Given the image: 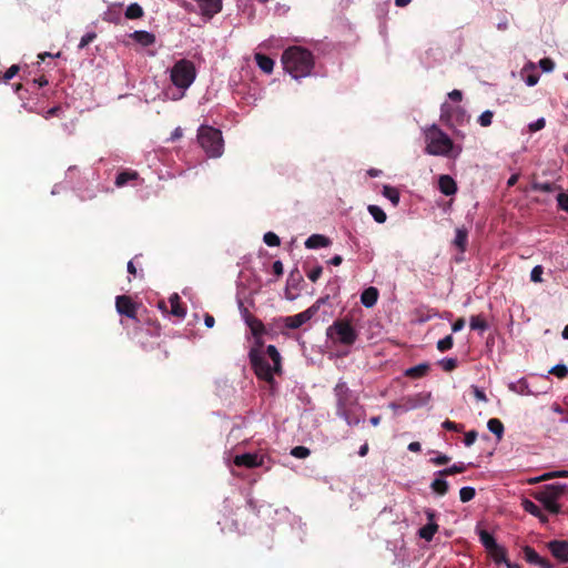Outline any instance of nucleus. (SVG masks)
Listing matches in <instances>:
<instances>
[{"label": "nucleus", "instance_id": "9", "mask_svg": "<svg viewBox=\"0 0 568 568\" xmlns=\"http://www.w3.org/2000/svg\"><path fill=\"white\" fill-rule=\"evenodd\" d=\"M318 304H314L298 314L286 316L284 318V325L287 328L296 329L307 323L318 312Z\"/></svg>", "mask_w": 568, "mask_h": 568}, {"label": "nucleus", "instance_id": "47", "mask_svg": "<svg viewBox=\"0 0 568 568\" xmlns=\"http://www.w3.org/2000/svg\"><path fill=\"white\" fill-rule=\"evenodd\" d=\"M450 462V457L445 454H438L436 457L430 458V463L436 466L447 465Z\"/></svg>", "mask_w": 568, "mask_h": 568}, {"label": "nucleus", "instance_id": "17", "mask_svg": "<svg viewBox=\"0 0 568 568\" xmlns=\"http://www.w3.org/2000/svg\"><path fill=\"white\" fill-rule=\"evenodd\" d=\"M304 244L308 250H316L329 246L331 240L323 234H313L306 239Z\"/></svg>", "mask_w": 568, "mask_h": 568}, {"label": "nucleus", "instance_id": "38", "mask_svg": "<svg viewBox=\"0 0 568 568\" xmlns=\"http://www.w3.org/2000/svg\"><path fill=\"white\" fill-rule=\"evenodd\" d=\"M440 367L446 371L450 372L457 366V359L454 357H444L439 361Z\"/></svg>", "mask_w": 568, "mask_h": 568}, {"label": "nucleus", "instance_id": "30", "mask_svg": "<svg viewBox=\"0 0 568 568\" xmlns=\"http://www.w3.org/2000/svg\"><path fill=\"white\" fill-rule=\"evenodd\" d=\"M480 541L484 545V547L489 551L490 549L497 548V542L493 535H490L488 531L483 530L480 532Z\"/></svg>", "mask_w": 568, "mask_h": 568}, {"label": "nucleus", "instance_id": "22", "mask_svg": "<svg viewBox=\"0 0 568 568\" xmlns=\"http://www.w3.org/2000/svg\"><path fill=\"white\" fill-rule=\"evenodd\" d=\"M469 326L473 331L484 333L488 329V323L481 315H474L469 320Z\"/></svg>", "mask_w": 568, "mask_h": 568}, {"label": "nucleus", "instance_id": "13", "mask_svg": "<svg viewBox=\"0 0 568 568\" xmlns=\"http://www.w3.org/2000/svg\"><path fill=\"white\" fill-rule=\"evenodd\" d=\"M425 514L427 516L428 524L422 527L418 534L420 538L425 539L426 541H430L438 530V525L435 523L436 514L434 510L427 509Z\"/></svg>", "mask_w": 568, "mask_h": 568}, {"label": "nucleus", "instance_id": "27", "mask_svg": "<svg viewBox=\"0 0 568 568\" xmlns=\"http://www.w3.org/2000/svg\"><path fill=\"white\" fill-rule=\"evenodd\" d=\"M143 13L142 7L136 2L130 3L125 9V17L128 19H139L143 17Z\"/></svg>", "mask_w": 568, "mask_h": 568}, {"label": "nucleus", "instance_id": "7", "mask_svg": "<svg viewBox=\"0 0 568 568\" xmlns=\"http://www.w3.org/2000/svg\"><path fill=\"white\" fill-rule=\"evenodd\" d=\"M326 335L335 344H342L345 346L353 345L358 333L348 320H337L333 322L326 329Z\"/></svg>", "mask_w": 568, "mask_h": 568}, {"label": "nucleus", "instance_id": "32", "mask_svg": "<svg viewBox=\"0 0 568 568\" xmlns=\"http://www.w3.org/2000/svg\"><path fill=\"white\" fill-rule=\"evenodd\" d=\"M523 509L532 515V516H539L540 515V508L531 500L529 499H523L521 501Z\"/></svg>", "mask_w": 568, "mask_h": 568}, {"label": "nucleus", "instance_id": "53", "mask_svg": "<svg viewBox=\"0 0 568 568\" xmlns=\"http://www.w3.org/2000/svg\"><path fill=\"white\" fill-rule=\"evenodd\" d=\"M448 98L453 101L459 102L463 98V93L459 90H453L448 93Z\"/></svg>", "mask_w": 568, "mask_h": 568}, {"label": "nucleus", "instance_id": "1", "mask_svg": "<svg viewBox=\"0 0 568 568\" xmlns=\"http://www.w3.org/2000/svg\"><path fill=\"white\" fill-rule=\"evenodd\" d=\"M248 357L258 379L272 384L274 376L281 374L282 357L274 345H268L265 352L252 348Z\"/></svg>", "mask_w": 568, "mask_h": 568}, {"label": "nucleus", "instance_id": "37", "mask_svg": "<svg viewBox=\"0 0 568 568\" xmlns=\"http://www.w3.org/2000/svg\"><path fill=\"white\" fill-rule=\"evenodd\" d=\"M291 455L295 458H306L311 455V450L305 446H295L291 450Z\"/></svg>", "mask_w": 568, "mask_h": 568}, {"label": "nucleus", "instance_id": "24", "mask_svg": "<svg viewBox=\"0 0 568 568\" xmlns=\"http://www.w3.org/2000/svg\"><path fill=\"white\" fill-rule=\"evenodd\" d=\"M382 194L390 201V203L394 205V206H397L398 203H399V192L396 187L394 186H390V185H384L383 186V191H382Z\"/></svg>", "mask_w": 568, "mask_h": 568}, {"label": "nucleus", "instance_id": "49", "mask_svg": "<svg viewBox=\"0 0 568 568\" xmlns=\"http://www.w3.org/2000/svg\"><path fill=\"white\" fill-rule=\"evenodd\" d=\"M322 273L323 268L321 266H317L307 273V277L311 282H316L321 277Z\"/></svg>", "mask_w": 568, "mask_h": 568}, {"label": "nucleus", "instance_id": "3", "mask_svg": "<svg viewBox=\"0 0 568 568\" xmlns=\"http://www.w3.org/2000/svg\"><path fill=\"white\" fill-rule=\"evenodd\" d=\"M169 74L172 85L178 91L170 99L176 101L182 99L187 89L194 83L197 71L191 60L180 59L169 69Z\"/></svg>", "mask_w": 568, "mask_h": 568}, {"label": "nucleus", "instance_id": "63", "mask_svg": "<svg viewBox=\"0 0 568 568\" xmlns=\"http://www.w3.org/2000/svg\"><path fill=\"white\" fill-rule=\"evenodd\" d=\"M540 479H541V481L554 479L552 471H548V473L540 475Z\"/></svg>", "mask_w": 568, "mask_h": 568}, {"label": "nucleus", "instance_id": "8", "mask_svg": "<svg viewBox=\"0 0 568 568\" xmlns=\"http://www.w3.org/2000/svg\"><path fill=\"white\" fill-rule=\"evenodd\" d=\"M428 398L429 395L425 398H422L419 396L404 397L399 402L390 403L389 407L394 410L395 414L399 415L424 406L427 403Z\"/></svg>", "mask_w": 568, "mask_h": 568}, {"label": "nucleus", "instance_id": "64", "mask_svg": "<svg viewBox=\"0 0 568 568\" xmlns=\"http://www.w3.org/2000/svg\"><path fill=\"white\" fill-rule=\"evenodd\" d=\"M536 517L539 519V521L541 524H547L548 523V516L542 510H540V515L536 516Z\"/></svg>", "mask_w": 568, "mask_h": 568}, {"label": "nucleus", "instance_id": "33", "mask_svg": "<svg viewBox=\"0 0 568 568\" xmlns=\"http://www.w3.org/2000/svg\"><path fill=\"white\" fill-rule=\"evenodd\" d=\"M136 178H138V174L135 172H122V173L118 174V176L115 179V184H116V186H123L129 181L134 180Z\"/></svg>", "mask_w": 568, "mask_h": 568}, {"label": "nucleus", "instance_id": "2", "mask_svg": "<svg viewBox=\"0 0 568 568\" xmlns=\"http://www.w3.org/2000/svg\"><path fill=\"white\" fill-rule=\"evenodd\" d=\"M282 64L293 79L298 80L311 75L314 58L307 49L291 47L283 52Z\"/></svg>", "mask_w": 568, "mask_h": 568}, {"label": "nucleus", "instance_id": "52", "mask_svg": "<svg viewBox=\"0 0 568 568\" xmlns=\"http://www.w3.org/2000/svg\"><path fill=\"white\" fill-rule=\"evenodd\" d=\"M465 326V321L464 318H458L457 321L454 322V324L452 325V331L453 333H457L459 331H462Z\"/></svg>", "mask_w": 568, "mask_h": 568}, {"label": "nucleus", "instance_id": "15", "mask_svg": "<svg viewBox=\"0 0 568 568\" xmlns=\"http://www.w3.org/2000/svg\"><path fill=\"white\" fill-rule=\"evenodd\" d=\"M438 187H439V191L444 195H447V196L454 195L457 192V184H456L455 180L450 175H447V174H443L439 176Z\"/></svg>", "mask_w": 568, "mask_h": 568}, {"label": "nucleus", "instance_id": "59", "mask_svg": "<svg viewBox=\"0 0 568 568\" xmlns=\"http://www.w3.org/2000/svg\"><path fill=\"white\" fill-rule=\"evenodd\" d=\"M555 478H568V470H555L552 471Z\"/></svg>", "mask_w": 568, "mask_h": 568}, {"label": "nucleus", "instance_id": "58", "mask_svg": "<svg viewBox=\"0 0 568 568\" xmlns=\"http://www.w3.org/2000/svg\"><path fill=\"white\" fill-rule=\"evenodd\" d=\"M183 132L181 128H175L171 134V141L178 140L182 136Z\"/></svg>", "mask_w": 568, "mask_h": 568}, {"label": "nucleus", "instance_id": "10", "mask_svg": "<svg viewBox=\"0 0 568 568\" xmlns=\"http://www.w3.org/2000/svg\"><path fill=\"white\" fill-rule=\"evenodd\" d=\"M115 307L119 314L125 315L129 318H135L136 306L130 297L125 295L118 296L115 300Z\"/></svg>", "mask_w": 568, "mask_h": 568}, {"label": "nucleus", "instance_id": "14", "mask_svg": "<svg viewBox=\"0 0 568 568\" xmlns=\"http://www.w3.org/2000/svg\"><path fill=\"white\" fill-rule=\"evenodd\" d=\"M551 555L562 562H568V541L552 540L548 544Z\"/></svg>", "mask_w": 568, "mask_h": 568}, {"label": "nucleus", "instance_id": "42", "mask_svg": "<svg viewBox=\"0 0 568 568\" xmlns=\"http://www.w3.org/2000/svg\"><path fill=\"white\" fill-rule=\"evenodd\" d=\"M546 125V120L544 118H539L532 122H530L528 124V128H529V131L530 132H537V131H540L545 128Z\"/></svg>", "mask_w": 568, "mask_h": 568}, {"label": "nucleus", "instance_id": "25", "mask_svg": "<svg viewBox=\"0 0 568 568\" xmlns=\"http://www.w3.org/2000/svg\"><path fill=\"white\" fill-rule=\"evenodd\" d=\"M367 210L375 222L382 224L386 221L387 215L381 206L372 204L368 205Z\"/></svg>", "mask_w": 568, "mask_h": 568}, {"label": "nucleus", "instance_id": "12", "mask_svg": "<svg viewBox=\"0 0 568 568\" xmlns=\"http://www.w3.org/2000/svg\"><path fill=\"white\" fill-rule=\"evenodd\" d=\"M233 463L239 467L255 468L262 466L263 457L257 454L246 453L236 455Z\"/></svg>", "mask_w": 568, "mask_h": 568}, {"label": "nucleus", "instance_id": "62", "mask_svg": "<svg viewBox=\"0 0 568 568\" xmlns=\"http://www.w3.org/2000/svg\"><path fill=\"white\" fill-rule=\"evenodd\" d=\"M58 111H59V106H53V108L49 109V110L44 113V115H43V116H44V119H49V118H51V116L55 115Z\"/></svg>", "mask_w": 568, "mask_h": 568}, {"label": "nucleus", "instance_id": "43", "mask_svg": "<svg viewBox=\"0 0 568 568\" xmlns=\"http://www.w3.org/2000/svg\"><path fill=\"white\" fill-rule=\"evenodd\" d=\"M539 67L544 72H551L555 69V62L549 58L539 61Z\"/></svg>", "mask_w": 568, "mask_h": 568}, {"label": "nucleus", "instance_id": "48", "mask_svg": "<svg viewBox=\"0 0 568 568\" xmlns=\"http://www.w3.org/2000/svg\"><path fill=\"white\" fill-rule=\"evenodd\" d=\"M95 38V33L94 32H88L85 33L81 40H80V43H79V48L80 49H83L84 47H87L90 42H92Z\"/></svg>", "mask_w": 568, "mask_h": 568}, {"label": "nucleus", "instance_id": "61", "mask_svg": "<svg viewBox=\"0 0 568 568\" xmlns=\"http://www.w3.org/2000/svg\"><path fill=\"white\" fill-rule=\"evenodd\" d=\"M526 84L528 87H534L535 84H537L538 82V77L536 75H529L526 80H525Z\"/></svg>", "mask_w": 568, "mask_h": 568}, {"label": "nucleus", "instance_id": "4", "mask_svg": "<svg viewBox=\"0 0 568 568\" xmlns=\"http://www.w3.org/2000/svg\"><path fill=\"white\" fill-rule=\"evenodd\" d=\"M425 152L435 156H450L454 150L453 140L436 124L425 128Z\"/></svg>", "mask_w": 568, "mask_h": 568}, {"label": "nucleus", "instance_id": "51", "mask_svg": "<svg viewBox=\"0 0 568 568\" xmlns=\"http://www.w3.org/2000/svg\"><path fill=\"white\" fill-rule=\"evenodd\" d=\"M529 387L526 378H520L516 384L510 385V390H525Z\"/></svg>", "mask_w": 568, "mask_h": 568}, {"label": "nucleus", "instance_id": "5", "mask_svg": "<svg viewBox=\"0 0 568 568\" xmlns=\"http://www.w3.org/2000/svg\"><path fill=\"white\" fill-rule=\"evenodd\" d=\"M568 493L567 484H548L541 486L538 490L532 493V497L542 504L544 508L554 515L561 513V506L558 500Z\"/></svg>", "mask_w": 568, "mask_h": 568}, {"label": "nucleus", "instance_id": "36", "mask_svg": "<svg viewBox=\"0 0 568 568\" xmlns=\"http://www.w3.org/2000/svg\"><path fill=\"white\" fill-rule=\"evenodd\" d=\"M263 241L271 247L278 246L281 244L280 237L273 232H266L263 236Z\"/></svg>", "mask_w": 568, "mask_h": 568}, {"label": "nucleus", "instance_id": "11", "mask_svg": "<svg viewBox=\"0 0 568 568\" xmlns=\"http://www.w3.org/2000/svg\"><path fill=\"white\" fill-rule=\"evenodd\" d=\"M523 556L524 559L531 565L539 566L540 568H552V564L547 558L539 556L530 546L523 548Z\"/></svg>", "mask_w": 568, "mask_h": 568}, {"label": "nucleus", "instance_id": "6", "mask_svg": "<svg viewBox=\"0 0 568 568\" xmlns=\"http://www.w3.org/2000/svg\"><path fill=\"white\" fill-rule=\"evenodd\" d=\"M197 141L210 158H220L224 151L222 132L209 125H201L197 130Z\"/></svg>", "mask_w": 568, "mask_h": 568}, {"label": "nucleus", "instance_id": "41", "mask_svg": "<svg viewBox=\"0 0 568 568\" xmlns=\"http://www.w3.org/2000/svg\"><path fill=\"white\" fill-rule=\"evenodd\" d=\"M542 273H544V268L541 265H536L535 267H532L531 272H530V280L535 283H540L542 281Z\"/></svg>", "mask_w": 568, "mask_h": 568}, {"label": "nucleus", "instance_id": "31", "mask_svg": "<svg viewBox=\"0 0 568 568\" xmlns=\"http://www.w3.org/2000/svg\"><path fill=\"white\" fill-rule=\"evenodd\" d=\"M489 554L497 564L507 562V552L503 546L497 545V548L490 549Z\"/></svg>", "mask_w": 568, "mask_h": 568}, {"label": "nucleus", "instance_id": "19", "mask_svg": "<svg viewBox=\"0 0 568 568\" xmlns=\"http://www.w3.org/2000/svg\"><path fill=\"white\" fill-rule=\"evenodd\" d=\"M255 62L257 67L265 72L266 74H271L274 69V61L267 55H264L262 53H255L254 54Z\"/></svg>", "mask_w": 568, "mask_h": 568}, {"label": "nucleus", "instance_id": "56", "mask_svg": "<svg viewBox=\"0 0 568 568\" xmlns=\"http://www.w3.org/2000/svg\"><path fill=\"white\" fill-rule=\"evenodd\" d=\"M420 449H422V446L418 442H412L408 445V450H410L413 453H418V452H420Z\"/></svg>", "mask_w": 568, "mask_h": 568}, {"label": "nucleus", "instance_id": "39", "mask_svg": "<svg viewBox=\"0 0 568 568\" xmlns=\"http://www.w3.org/2000/svg\"><path fill=\"white\" fill-rule=\"evenodd\" d=\"M493 111L486 110L478 116V123L484 128L489 126L493 122Z\"/></svg>", "mask_w": 568, "mask_h": 568}, {"label": "nucleus", "instance_id": "45", "mask_svg": "<svg viewBox=\"0 0 568 568\" xmlns=\"http://www.w3.org/2000/svg\"><path fill=\"white\" fill-rule=\"evenodd\" d=\"M445 429L447 430H452V432H462L464 429V425L462 424H456L455 422H452L449 419H446L443 425H442Z\"/></svg>", "mask_w": 568, "mask_h": 568}, {"label": "nucleus", "instance_id": "34", "mask_svg": "<svg viewBox=\"0 0 568 568\" xmlns=\"http://www.w3.org/2000/svg\"><path fill=\"white\" fill-rule=\"evenodd\" d=\"M476 495L475 488L473 487H463L459 490V498L462 503H468Z\"/></svg>", "mask_w": 568, "mask_h": 568}, {"label": "nucleus", "instance_id": "21", "mask_svg": "<svg viewBox=\"0 0 568 568\" xmlns=\"http://www.w3.org/2000/svg\"><path fill=\"white\" fill-rule=\"evenodd\" d=\"M432 490L438 496H445L449 490V485L444 477L435 478L430 484Z\"/></svg>", "mask_w": 568, "mask_h": 568}, {"label": "nucleus", "instance_id": "28", "mask_svg": "<svg viewBox=\"0 0 568 568\" xmlns=\"http://www.w3.org/2000/svg\"><path fill=\"white\" fill-rule=\"evenodd\" d=\"M180 297L178 294H173L170 297L171 313L178 317L185 316V310L180 305Z\"/></svg>", "mask_w": 568, "mask_h": 568}, {"label": "nucleus", "instance_id": "60", "mask_svg": "<svg viewBox=\"0 0 568 568\" xmlns=\"http://www.w3.org/2000/svg\"><path fill=\"white\" fill-rule=\"evenodd\" d=\"M368 450H369V447H368V444L367 443H364L359 449H358V455L361 457H365L367 454H368Z\"/></svg>", "mask_w": 568, "mask_h": 568}, {"label": "nucleus", "instance_id": "35", "mask_svg": "<svg viewBox=\"0 0 568 568\" xmlns=\"http://www.w3.org/2000/svg\"><path fill=\"white\" fill-rule=\"evenodd\" d=\"M454 345V339L452 335H447L446 337L439 339L437 342V349L440 352H446L450 349Z\"/></svg>", "mask_w": 568, "mask_h": 568}, {"label": "nucleus", "instance_id": "46", "mask_svg": "<svg viewBox=\"0 0 568 568\" xmlns=\"http://www.w3.org/2000/svg\"><path fill=\"white\" fill-rule=\"evenodd\" d=\"M557 202L561 210L568 212V192H561L557 195Z\"/></svg>", "mask_w": 568, "mask_h": 568}, {"label": "nucleus", "instance_id": "44", "mask_svg": "<svg viewBox=\"0 0 568 568\" xmlns=\"http://www.w3.org/2000/svg\"><path fill=\"white\" fill-rule=\"evenodd\" d=\"M550 373L555 374L557 377H565L567 376L568 374V368L566 365L564 364H558V365H555L551 369H550Z\"/></svg>", "mask_w": 568, "mask_h": 568}, {"label": "nucleus", "instance_id": "18", "mask_svg": "<svg viewBox=\"0 0 568 568\" xmlns=\"http://www.w3.org/2000/svg\"><path fill=\"white\" fill-rule=\"evenodd\" d=\"M378 300V290L374 286L365 288L361 294V303L367 307H373Z\"/></svg>", "mask_w": 568, "mask_h": 568}, {"label": "nucleus", "instance_id": "55", "mask_svg": "<svg viewBox=\"0 0 568 568\" xmlns=\"http://www.w3.org/2000/svg\"><path fill=\"white\" fill-rule=\"evenodd\" d=\"M204 324L207 328H212L215 324V320L212 315L206 314L204 317Z\"/></svg>", "mask_w": 568, "mask_h": 568}, {"label": "nucleus", "instance_id": "20", "mask_svg": "<svg viewBox=\"0 0 568 568\" xmlns=\"http://www.w3.org/2000/svg\"><path fill=\"white\" fill-rule=\"evenodd\" d=\"M429 365L427 363H420L416 366L409 367L405 371V375L412 378H419L427 374Z\"/></svg>", "mask_w": 568, "mask_h": 568}, {"label": "nucleus", "instance_id": "50", "mask_svg": "<svg viewBox=\"0 0 568 568\" xmlns=\"http://www.w3.org/2000/svg\"><path fill=\"white\" fill-rule=\"evenodd\" d=\"M477 432L476 430H469L465 434L464 443L466 446H471L476 439H477Z\"/></svg>", "mask_w": 568, "mask_h": 568}, {"label": "nucleus", "instance_id": "54", "mask_svg": "<svg viewBox=\"0 0 568 568\" xmlns=\"http://www.w3.org/2000/svg\"><path fill=\"white\" fill-rule=\"evenodd\" d=\"M273 271L277 276H281L283 274V264L281 261H275L273 263Z\"/></svg>", "mask_w": 568, "mask_h": 568}, {"label": "nucleus", "instance_id": "57", "mask_svg": "<svg viewBox=\"0 0 568 568\" xmlns=\"http://www.w3.org/2000/svg\"><path fill=\"white\" fill-rule=\"evenodd\" d=\"M343 262V257L341 255H334L329 261L328 263L334 265V266H338L341 265Z\"/></svg>", "mask_w": 568, "mask_h": 568}, {"label": "nucleus", "instance_id": "40", "mask_svg": "<svg viewBox=\"0 0 568 568\" xmlns=\"http://www.w3.org/2000/svg\"><path fill=\"white\" fill-rule=\"evenodd\" d=\"M19 67L17 64L11 65L2 75H0V83H7L17 75Z\"/></svg>", "mask_w": 568, "mask_h": 568}, {"label": "nucleus", "instance_id": "26", "mask_svg": "<svg viewBox=\"0 0 568 568\" xmlns=\"http://www.w3.org/2000/svg\"><path fill=\"white\" fill-rule=\"evenodd\" d=\"M467 239H468V234L465 229L456 230L454 243L462 252H464L466 248Z\"/></svg>", "mask_w": 568, "mask_h": 568}, {"label": "nucleus", "instance_id": "29", "mask_svg": "<svg viewBox=\"0 0 568 568\" xmlns=\"http://www.w3.org/2000/svg\"><path fill=\"white\" fill-rule=\"evenodd\" d=\"M488 429L497 436L498 439L503 437L504 434V425L497 418H490L487 423Z\"/></svg>", "mask_w": 568, "mask_h": 568}, {"label": "nucleus", "instance_id": "16", "mask_svg": "<svg viewBox=\"0 0 568 568\" xmlns=\"http://www.w3.org/2000/svg\"><path fill=\"white\" fill-rule=\"evenodd\" d=\"M130 38L142 47H150L155 43L154 33L146 30H136L130 34Z\"/></svg>", "mask_w": 568, "mask_h": 568}, {"label": "nucleus", "instance_id": "23", "mask_svg": "<svg viewBox=\"0 0 568 568\" xmlns=\"http://www.w3.org/2000/svg\"><path fill=\"white\" fill-rule=\"evenodd\" d=\"M466 469H467V467H466V465L464 463H457V464H454L450 467H447L445 469H442V470L437 471V475L440 476V477H447V476H453V475H456V474H462Z\"/></svg>", "mask_w": 568, "mask_h": 568}]
</instances>
